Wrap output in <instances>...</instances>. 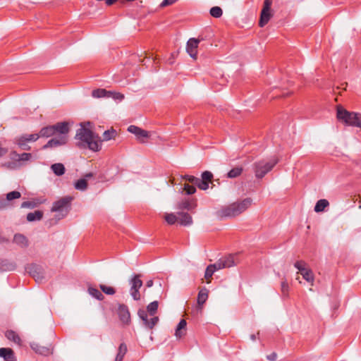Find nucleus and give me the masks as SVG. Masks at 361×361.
Returning <instances> with one entry per match:
<instances>
[{
	"instance_id": "obj_1",
	"label": "nucleus",
	"mask_w": 361,
	"mask_h": 361,
	"mask_svg": "<svg viewBox=\"0 0 361 361\" xmlns=\"http://www.w3.org/2000/svg\"><path fill=\"white\" fill-rule=\"evenodd\" d=\"M75 139L78 141L76 146L80 149H89L93 152L102 149V140L99 135L83 125L77 130Z\"/></svg>"
},
{
	"instance_id": "obj_2",
	"label": "nucleus",
	"mask_w": 361,
	"mask_h": 361,
	"mask_svg": "<svg viewBox=\"0 0 361 361\" xmlns=\"http://www.w3.org/2000/svg\"><path fill=\"white\" fill-rule=\"evenodd\" d=\"M158 307V302L153 301L147 306V310L139 309L137 311V315L142 321L143 324L149 329H152L159 320V317L155 315Z\"/></svg>"
},
{
	"instance_id": "obj_3",
	"label": "nucleus",
	"mask_w": 361,
	"mask_h": 361,
	"mask_svg": "<svg viewBox=\"0 0 361 361\" xmlns=\"http://www.w3.org/2000/svg\"><path fill=\"white\" fill-rule=\"evenodd\" d=\"M251 204L252 199L247 197L240 202H235L222 207L218 211V215L220 217H235L248 209Z\"/></svg>"
},
{
	"instance_id": "obj_4",
	"label": "nucleus",
	"mask_w": 361,
	"mask_h": 361,
	"mask_svg": "<svg viewBox=\"0 0 361 361\" xmlns=\"http://www.w3.org/2000/svg\"><path fill=\"white\" fill-rule=\"evenodd\" d=\"M70 131V125L67 121L58 122L41 128L38 133L39 137H49L57 134H68Z\"/></svg>"
},
{
	"instance_id": "obj_5",
	"label": "nucleus",
	"mask_w": 361,
	"mask_h": 361,
	"mask_svg": "<svg viewBox=\"0 0 361 361\" xmlns=\"http://www.w3.org/2000/svg\"><path fill=\"white\" fill-rule=\"evenodd\" d=\"M279 159L276 157H274L269 160L262 159L256 161L253 164V170L255 176L257 178H262L264 176L271 171L273 168L278 164Z\"/></svg>"
},
{
	"instance_id": "obj_6",
	"label": "nucleus",
	"mask_w": 361,
	"mask_h": 361,
	"mask_svg": "<svg viewBox=\"0 0 361 361\" xmlns=\"http://www.w3.org/2000/svg\"><path fill=\"white\" fill-rule=\"evenodd\" d=\"M337 118L346 125L361 128V114L359 113L350 112L338 106Z\"/></svg>"
},
{
	"instance_id": "obj_7",
	"label": "nucleus",
	"mask_w": 361,
	"mask_h": 361,
	"mask_svg": "<svg viewBox=\"0 0 361 361\" xmlns=\"http://www.w3.org/2000/svg\"><path fill=\"white\" fill-rule=\"evenodd\" d=\"M73 197L67 195L60 198L53 203L51 211L53 212H59V219L65 217L71 208V203Z\"/></svg>"
},
{
	"instance_id": "obj_8",
	"label": "nucleus",
	"mask_w": 361,
	"mask_h": 361,
	"mask_svg": "<svg viewBox=\"0 0 361 361\" xmlns=\"http://www.w3.org/2000/svg\"><path fill=\"white\" fill-rule=\"evenodd\" d=\"M273 0H264L263 4V8L261 11L260 18L259 21V27H262L268 23L271 18L272 17V13L271 11V6L272 5Z\"/></svg>"
},
{
	"instance_id": "obj_9",
	"label": "nucleus",
	"mask_w": 361,
	"mask_h": 361,
	"mask_svg": "<svg viewBox=\"0 0 361 361\" xmlns=\"http://www.w3.org/2000/svg\"><path fill=\"white\" fill-rule=\"evenodd\" d=\"M140 274H136L130 280V295L135 300H139L140 299V294L139 289L142 286V281L140 279Z\"/></svg>"
},
{
	"instance_id": "obj_10",
	"label": "nucleus",
	"mask_w": 361,
	"mask_h": 361,
	"mask_svg": "<svg viewBox=\"0 0 361 361\" xmlns=\"http://www.w3.org/2000/svg\"><path fill=\"white\" fill-rule=\"evenodd\" d=\"M59 136L49 140L43 147V149L57 147L66 145L68 142V134H58Z\"/></svg>"
},
{
	"instance_id": "obj_11",
	"label": "nucleus",
	"mask_w": 361,
	"mask_h": 361,
	"mask_svg": "<svg viewBox=\"0 0 361 361\" xmlns=\"http://www.w3.org/2000/svg\"><path fill=\"white\" fill-rule=\"evenodd\" d=\"M118 316L120 321L123 324H129L130 322V314L127 305L119 304L117 310Z\"/></svg>"
},
{
	"instance_id": "obj_12",
	"label": "nucleus",
	"mask_w": 361,
	"mask_h": 361,
	"mask_svg": "<svg viewBox=\"0 0 361 361\" xmlns=\"http://www.w3.org/2000/svg\"><path fill=\"white\" fill-rule=\"evenodd\" d=\"M26 270L37 283H41L44 278L42 269L38 265L31 264L26 268Z\"/></svg>"
},
{
	"instance_id": "obj_13",
	"label": "nucleus",
	"mask_w": 361,
	"mask_h": 361,
	"mask_svg": "<svg viewBox=\"0 0 361 361\" xmlns=\"http://www.w3.org/2000/svg\"><path fill=\"white\" fill-rule=\"evenodd\" d=\"M216 264L217 265V269H219L224 268H230L236 264L235 262L234 256L231 255L220 258L216 262Z\"/></svg>"
},
{
	"instance_id": "obj_14",
	"label": "nucleus",
	"mask_w": 361,
	"mask_h": 361,
	"mask_svg": "<svg viewBox=\"0 0 361 361\" xmlns=\"http://www.w3.org/2000/svg\"><path fill=\"white\" fill-rule=\"evenodd\" d=\"M30 347L36 353L44 356H48L52 354L53 352V348H51V345L42 346L35 342L31 343Z\"/></svg>"
},
{
	"instance_id": "obj_15",
	"label": "nucleus",
	"mask_w": 361,
	"mask_h": 361,
	"mask_svg": "<svg viewBox=\"0 0 361 361\" xmlns=\"http://www.w3.org/2000/svg\"><path fill=\"white\" fill-rule=\"evenodd\" d=\"M199 42L200 41L195 38H190L188 41L186 50L188 54L193 59H196Z\"/></svg>"
},
{
	"instance_id": "obj_16",
	"label": "nucleus",
	"mask_w": 361,
	"mask_h": 361,
	"mask_svg": "<svg viewBox=\"0 0 361 361\" xmlns=\"http://www.w3.org/2000/svg\"><path fill=\"white\" fill-rule=\"evenodd\" d=\"M196 207V199L185 197L178 204V209L182 210H191Z\"/></svg>"
},
{
	"instance_id": "obj_17",
	"label": "nucleus",
	"mask_w": 361,
	"mask_h": 361,
	"mask_svg": "<svg viewBox=\"0 0 361 361\" xmlns=\"http://www.w3.org/2000/svg\"><path fill=\"white\" fill-rule=\"evenodd\" d=\"M128 130L133 134H135L137 139H139L141 142H144L143 139L149 137V133L147 130H142L140 128L135 126H130L128 128Z\"/></svg>"
},
{
	"instance_id": "obj_18",
	"label": "nucleus",
	"mask_w": 361,
	"mask_h": 361,
	"mask_svg": "<svg viewBox=\"0 0 361 361\" xmlns=\"http://www.w3.org/2000/svg\"><path fill=\"white\" fill-rule=\"evenodd\" d=\"M0 357H2L4 361H16L13 350L9 348H1Z\"/></svg>"
},
{
	"instance_id": "obj_19",
	"label": "nucleus",
	"mask_w": 361,
	"mask_h": 361,
	"mask_svg": "<svg viewBox=\"0 0 361 361\" xmlns=\"http://www.w3.org/2000/svg\"><path fill=\"white\" fill-rule=\"evenodd\" d=\"M32 154L23 152L22 154H18L16 152H12L11 153V157L12 159L18 161V162H22V161H30L32 158Z\"/></svg>"
},
{
	"instance_id": "obj_20",
	"label": "nucleus",
	"mask_w": 361,
	"mask_h": 361,
	"mask_svg": "<svg viewBox=\"0 0 361 361\" xmlns=\"http://www.w3.org/2000/svg\"><path fill=\"white\" fill-rule=\"evenodd\" d=\"M5 336L6 338L16 345L21 346L22 345V340L18 335V334L13 330H7L5 332Z\"/></svg>"
},
{
	"instance_id": "obj_21",
	"label": "nucleus",
	"mask_w": 361,
	"mask_h": 361,
	"mask_svg": "<svg viewBox=\"0 0 361 361\" xmlns=\"http://www.w3.org/2000/svg\"><path fill=\"white\" fill-rule=\"evenodd\" d=\"M178 215V222L182 226H190L192 223V216L186 212H179Z\"/></svg>"
},
{
	"instance_id": "obj_22",
	"label": "nucleus",
	"mask_w": 361,
	"mask_h": 361,
	"mask_svg": "<svg viewBox=\"0 0 361 361\" xmlns=\"http://www.w3.org/2000/svg\"><path fill=\"white\" fill-rule=\"evenodd\" d=\"M13 242L23 248H25L28 246L27 238L24 235L20 233H17L14 235Z\"/></svg>"
},
{
	"instance_id": "obj_23",
	"label": "nucleus",
	"mask_w": 361,
	"mask_h": 361,
	"mask_svg": "<svg viewBox=\"0 0 361 361\" xmlns=\"http://www.w3.org/2000/svg\"><path fill=\"white\" fill-rule=\"evenodd\" d=\"M16 267V265L13 262H8L6 259L0 260V271H7L14 270Z\"/></svg>"
},
{
	"instance_id": "obj_24",
	"label": "nucleus",
	"mask_w": 361,
	"mask_h": 361,
	"mask_svg": "<svg viewBox=\"0 0 361 361\" xmlns=\"http://www.w3.org/2000/svg\"><path fill=\"white\" fill-rule=\"evenodd\" d=\"M208 298V290L204 288L199 291L197 295V305L200 309H202V306L205 303Z\"/></svg>"
},
{
	"instance_id": "obj_25",
	"label": "nucleus",
	"mask_w": 361,
	"mask_h": 361,
	"mask_svg": "<svg viewBox=\"0 0 361 361\" xmlns=\"http://www.w3.org/2000/svg\"><path fill=\"white\" fill-rule=\"evenodd\" d=\"M186 325L187 323L185 319H181L179 322L175 332V336L178 338H180L185 334L184 331L185 330Z\"/></svg>"
},
{
	"instance_id": "obj_26",
	"label": "nucleus",
	"mask_w": 361,
	"mask_h": 361,
	"mask_svg": "<svg viewBox=\"0 0 361 361\" xmlns=\"http://www.w3.org/2000/svg\"><path fill=\"white\" fill-rule=\"evenodd\" d=\"M127 351L128 348L126 343H121L118 349V353L116 356L115 361H122Z\"/></svg>"
},
{
	"instance_id": "obj_27",
	"label": "nucleus",
	"mask_w": 361,
	"mask_h": 361,
	"mask_svg": "<svg viewBox=\"0 0 361 361\" xmlns=\"http://www.w3.org/2000/svg\"><path fill=\"white\" fill-rule=\"evenodd\" d=\"M110 94L111 92L105 89H96L92 92V96L94 98L109 97Z\"/></svg>"
},
{
	"instance_id": "obj_28",
	"label": "nucleus",
	"mask_w": 361,
	"mask_h": 361,
	"mask_svg": "<svg viewBox=\"0 0 361 361\" xmlns=\"http://www.w3.org/2000/svg\"><path fill=\"white\" fill-rule=\"evenodd\" d=\"M87 292L91 296L97 299L98 300H103L104 298V296L102 294V293L96 288L90 286L88 288Z\"/></svg>"
},
{
	"instance_id": "obj_29",
	"label": "nucleus",
	"mask_w": 361,
	"mask_h": 361,
	"mask_svg": "<svg viewBox=\"0 0 361 361\" xmlns=\"http://www.w3.org/2000/svg\"><path fill=\"white\" fill-rule=\"evenodd\" d=\"M51 169L56 176H62L65 173V167L61 163H56L51 165Z\"/></svg>"
},
{
	"instance_id": "obj_30",
	"label": "nucleus",
	"mask_w": 361,
	"mask_h": 361,
	"mask_svg": "<svg viewBox=\"0 0 361 361\" xmlns=\"http://www.w3.org/2000/svg\"><path fill=\"white\" fill-rule=\"evenodd\" d=\"M43 216V212L39 210L35 211L34 212H30L27 215V220L28 221H34L42 219Z\"/></svg>"
},
{
	"instance_id": "obj_31",
	"label": "nucleus",
	"mask_w": 361,
	"mask_h": 361,
	"mask_svg": "<svg viewBox=\"0 0 361 361\" xmlns=\"http://www.w3.org/2000/svg\"><path fill=\"white\" fill-rule=\"evenodd\" d=\"M329 205L328 200L325 199H322L317 201L316 205L314 207V211L316 212H323L326 207Z\"/></svg>"
},
{
	"instance_id": "obj_32",
	"label": "nucleus",
	"mask_w": 361,
	"mask_h": 361,
	"mask_svg": "<svg viewBox=\"0 0 361 361\" xmlns=\"http://www.w3.org/2000/svg\"><path fill=\"white\" fill-rule=\"evenodd\" d=\"M243 171L242 166H237L230 170L227 173V177L234 178L240 176Z\"/></svg>"
},
{
	"instance_id": "obj_33",
	"label": "nucleus",
	"mask_w": 361,
	"mask_h": 361,
	"mask_svg": "<svg viewBox=\"0 0 361 361\" xmlns=\"http://www.w3.org/2000/svg\"><path fill=\"white\" fill-rule=\"evenodd\" d=\"M217 270H219V269H217V265L216 263L209 264L207 267L206 271H205V274H204L205 279L207 280H209V279H211L212 275L214 274V273Z\"/></svg>"
},
{
	"instance_id": "obj_34",
	"label": "nucleus",
	"mask_w": 361,
	"mask_h": 361,
	"mask_svg": "<svg viewBox=\"0 0 361 361\" xmlns=\"http://www.w3.org/2000/svg\"><path fill=\"white\" fill-rule=\"evenodd\" d=\"M281 292L283 298H288L289 295V286L286 279L281 283Z\"/></svg>"
},
{
	"instance_id": "obj_35",
	"label": "nucleus",
	"mask_w": 361,
	"mask_h": 361,
	"mask_svg": "<svg viewBox=\"0 0 361 361\" xmlns=\"http://www.w3.org/2000/svg\"><path fill=\"white\" fill-rule=\"evenodd\" d=\"M300 274L305 281H307V282L312 283H313L314 278L313 272L312 271L311 269L307 268L305 271H303Z\"/></svg>"
},
{
	"instance_id": "obj_36",
	"label": "nucleus",
	"mask_w": 361,
	"mask_h": 361,
	"mask_svg": "<svg viewBox=\"0 0 361 361\" xmlns=\"http://www.w3.org/2000/svg\"><path fill=\"white\" fill-rule=\"evenodd\" d=\"M15 142L18 147L23 150H30V147L27 145V142L24 140L20 136L17 137L15 139Z\"/></svg>"
},
{
	"instance_id": "obj_37",
	"label": "nucleus",
	"mask_w": 361,
	"mask_h": 361,
	"mask_svg": "<svg viewBox=\"0 0 361 361\" xmlns=\"http://www.w3.org/2000/svg\"><path fill=\"white\" fill-rule=\"evenodd\" d=\"M87 188V181L85 178H80L75 183V188L79 190H85Z\"/></svg>"
},
{
	"instance_id": "obj_38",
	"label": "nucleus",
	"mask_w": 361,
	"mask_h": 361,
	"mask_svg": "<svg viewBox=\"0 0 361 361\" xmlns=\"http://www.w3.org/2000/svg\"><path fill=\"white\" fill-rule=\"evenodd\" d=\"M20 137L27 142H36L39 138L38 133L23 134Z\"/></svg>"
},
{
	"instance_id": "obj_39",
	"label": "nucleus",
	"mask_w": 361,
	"mask_h": 361,
	"mask_svg": "<svg viewBox=\"0 0 361 361\" xmlns=\"http://www.w3.org/2000/svg\"><path fill=\"white\" fill-rule=\"evenodd\" d=\"M209 13L212 17L218 18L222 16L223 11L219 6H214L210 9Z\"/></svg>"
},
{
	"instance_id": "obj_40",
	"label": "nucleus",
	"mask_w": 361,
	"mask_h": 361,
	"mask_svg": "<svg viewBox=\"0 0 361 361\" xmlns=\"http://www.w3.org/2000/svg\"><path fill=\"white\" fill-rule=\"evenodd\" d=\"M195 185H189V183H185L184 187L182 189V192L185 191L186 195H192L196 192Z\"/></svg>"
},
{
	"instance_id": "obj_41",
	"label": "nucleus",
	"mask_w": 361,
	"mask_h": 361,
	"mask_svg": "<svg viewBox=\"0 0 361 361\" xmlns=\"http://www.w3.org/2000/svg\"><path fill=\"white\" fill-rule=\"evenodd\" d=\"M116 135V131L114 129L107 130L103 133V139L105 141L109 140L114 138Z\"/></svg>"
},
{
	"instance_id": "obj_42",
	"label": "nucleus",
	"mask_w": 361,
	"mask_h": 361,
	"mask_svg": "<svg viewBox=\"0 0 361 361\" xmlns=\"http://www.w3.org/2000/svg\"><path fill=\"white\" fill-rule=\"evenodd\" d=\"M21 197V194L18 191H12L6 195V200H5L7 202L8 201H11L13 200L18 199Z\"/></svg>"
},
{
	"instance_id": "obj_43",
	"label": "nucleus",
	"mask_w": 361,
	"mask_h": 361,
	"mask_svg": "<svg viewBox=\"0 0 361 361\" xmlns=\"http://www.w3.org/2000/svg\"><path fill=\"white\" fill-rule=\"evenodd\" d=\"M165 220L169 224L173 225L178 221V217H177L174 214H167L165 216Z\"/></svg>"
},
{
	"instance_id": "obj_44",
	"label": "nucleus",
	"mask_w": 361,
	"mask_h": 361,
	"mask_svg": "<svg viewBox=\"0 0 361 361\" xmlns=\"http://www.w3.org/2000/svg\"><path fill=\"white\" fill-rule=\"evenodd\" d=\"M100 289L106 295H114L116 293V290L111 286H106L105 285L101 284L99 286Z\"/></svg>"
},
{
	"instance_id": "obj_45",
	"label": "nucleus",
	"mask_w": 361,
	"mask_h": 361,
	"mask_svg": "<svg viewBox=\"0 0 361 361\" xmlns=\"http://www.w3.org/2000/svg\"><path fill=\"white\" fill-rule=\"evenodd\" d=\"M195 185L200 189L205 190L209 188V183L198 178Z\"/></svg>"
},
{
	"instance_id": "obj_46",
	"label": "nucleus",
	"mask_w": 361,
	"mask_h": 361,
	"mask_svg": "<svg viewBox=\"0 0 361 361\" xmlns=\"http://www.w3.org/2000/svg\"><path fill=\"white\" fill-rule=\"evenodd\" d=\"M294 266L296 269H298L300 272H302L303 271H305L307 268H306V263L302 261V260H299V261H297L295 264H294Z\"/></svg>"
},
{
	"instance_id": "obj_47",
	"label": "nucleus",
	"mask_w": 361,
	"mask_h": 361,
	"mask_svg": "<svg viewBox=\"0 0 361 361\" xmlns=\"http://www.w3.org/2000/svg\"><path fill=\"white\" fill-rule=\"evenodd\" d=\"M212 178H213V174L210 171H206L202 173L201 179H202L208 183L212 182Z\"/></svg>"
},
{
	"instance_id": "obj_48",
	"label": "nucleus",
	"mask_w": 361,
	"mask_h": 361,
	"mask_svg": "<svg viewBox=\"0 0 361 361\" xmlns=\"http://www.w3.org/2000/svg\"><path fill=\"white\" fill-rule=\"evenodd\" d=\"M182 178H183V179L185 180L186 181H188V183H190L192 185H195L197 183V180L198 178L197 177H195L193 176H190V175H185Z\"/></svg>"
},
{
	"instance_id": "obj_49",
	"label": "nucleus",
	"mask_w": 361,
	"mask_h": 361,
	"mask_svg": "<svg viewBox=\"0 0 361 361\" xmlns=\"http://www.w3.org/2000/svg\"><path fill=\"white\" fill-rule=\"evenodd\" d=\"M20 207L22 208H34L35 207V203L30 201H25L21 204Z\"/></svg>"
},
{
	"instance_id": "obj_50",
	"label": "nucleus",
	"mask_w": 361,
	"mask_h": 361,
	"mask_svg": "<svg viewBox=\"0 0 361 361\" xmlns=\"http://www.w3.org/2000/svg\"><path fill=\"white\" fill-rule=\"evenodd\" d=\"M177 0H164L161 4H160V7H166L167 6H170V5H172L173 4H174Z\"/></svg>"
},
{
	"instance_id": "obj_51",
	"label": "nucleus",
	"mask_w": 361,
	"mask_h": 361,
	"mask_svg": "<svg viewBox=\"0 0 361 361\" xmlns=\"http://www.w3.org/2000/svg\"><path fill=\"white\" fill-rule=\"evenodd\" d=\"M8 204V202L5 200H0V209L6 208Z\"/></svg>"
},
{
	"instance_id": "obj_52",
	"label": "nucleus",
	"mask_w": 361,
	"mask_h": 361,
	"mask_svg": "<svg viewBox=\"0 0 361 361\" xmlns=\"http://www.w3.org/2000/svg\"><path fill=\"white\" fill-rule=\"evenodd\" d=\"M276 354L274 353H272L271 355H270L269 356H268V359L271 361H274L276 360Z\"/></svg>"
},
{
	"instance_id": "obj_53",
	"label": "nucleus",
	"mask_w": 361,
	"mask_h": 361,
	"mask_svg": "<svg viewBox=\"0 0 361 361\" xmlns=\"http://www.w3.org/2000/svg\"><path fill=\"white\" fill-rule=\"evenodd\" d=\"M114 98L118 99H123L124 98V96H123V94H122L121 93H116Z\"/></svg>"
},
{
	"instance_id": "obj_54",
	"label": "nucleus",
	"mask_w": 361,
	"mask_h": 361,
	"mask_svg": "<svg viewBox=\"0 0 361 361\" xmlns=\"http://www.w3.org/2000/svg\"><path fill=\"white\" fill-rule=\"evenodd\" d=\"M117 1V0H106V5L108 6H111L113 5L114 3H116Z\"/></svg>"
},
{
	"instance_id": "obj_55",
	"label": "nucleus",
	"mask_w": 361,
	"mask_h": 361,
	"mask_svg": "<svg viewBox=\"0 0 361 361\" xmlns=\"http://www.w3.org/2000/svg\"><path fill=\"white\" fill-rule=\"evenodd\" d=\"M153 281L152 280H149L148 281H147L146 283V286L148 287V288H150L153 286Z\"/></svg>"
},
{
	"instance_id": "obj_56",
	"label": "nucleus",
	"mask_w": 361,
	"mask_h": 361,
	"mask_svg": "<svg viewBox=\"0 0 361 361\" xmlns=\"http://www.w3.org/2000/svg\"><path fill=\"white\" fill-rule=\"evenodd\" d=\"M250 338H251V340H252V341H255V340H256V335H255V334H252V335L250 336Z\"/></svg>"
},
{
	"instance_id": "obj_57",
	"label": "nucleus",
	"mask_w": 361,
	"mask_h": 361,
	"mask_svg": "<svg viewBox=\"0 0 361 361\" xmlns=\"http://www.w3.org/2000/svg\"><path fill=\"white\" fill-rule=\"evenodd\" d=\"M93 176V174L92 173H88L85 175V177L87 178H91Z\"/></svg>"
},
{
	"instance_id": "obj_58",
	"label": "nucleus",
	"mask_w": 361,
	"mask_h": 361,
	"mask_svg": "<svg viewBox=\"0 0 361 361\" xmlns=\"http://www.w3.org/2000/svg\"><path fill=\"white\" fill-rule=\"evenodd\" d=\"M288 94H290V92H287L286 95H285V94H283V96L286 97V96H288Z\"/></svg>"
}]
</instances>
